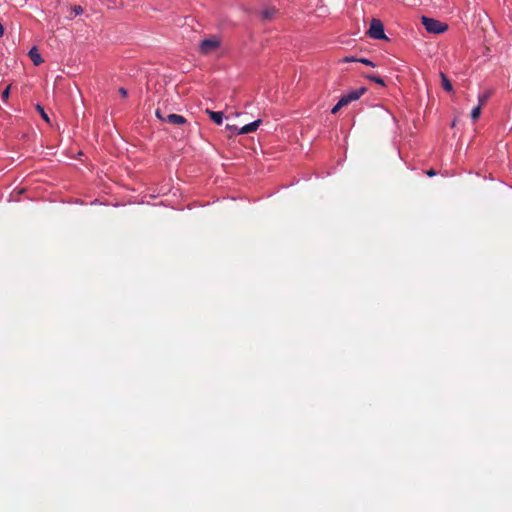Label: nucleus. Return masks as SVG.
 Returning <instances> with one entry per match:
<instances>
[{"label": "nucleus", "mask_w": 512, "mask_h": 512, "mask_svg": "<svg viewBox=\"0 0 512 512\" xmlns=\"http://www.w3.org/2000/svg\"><path fill=\"white\" fill-rule=\"evenodd\" d=\"M220 45V39L217 36H212L201 40L198 50L200 54L207 56L216 52L220 48Z\"/></svg>", "instance_id": "1"}, {"label": "nucleus", "mask_w": 512, "mask_h": 512, "mask_svg": "<svg viewBox=\"0 0 512 512\" xmlns=\"http://www.w3.org/2000/svg\"><path fill=\"white\" fill-rule=\"evenodd\" d=\"M421 21L429 33L440 34L448 29L447 24L427 16H422Z\"/></svg>", "instance_id": "2"}, {"label": "nucleus", "mask_w": 512, "mask_h": 512, "mask_svg": "<svg viewBox=\"0 0 512 512\" xmlns=\"http://www.w3.org/2000/svg\"><path fill=\"white\" fill-rule=\"evenodd\" d=\"M367 34L372 39H376V40L387 39V37L384 33L383 23L379 19H372Z\"/></svg>", "instance_id": "3"}, {"label": "nucleus", "mask_w": 512, "mask_h": 512, "mask_svg": "<svg viewBox=\"0 0 512 512\" xmlns=\"http://www.w3.org/2000/svg\"><path fill=\"white\" fill-rule=\"evenodd\" d=\"M156 116L163 122H167L172 125L181 126L184 125L187 120L182 115L178 114H168L166 116L162 115L160 110L156 111Z\"/></svg>", "instance_id": "4"}, {"label": "nucleus", "mask_w": 512, "mask_h": 512, "mask_svg": "<svg viewBox=\"0 0 512 512\" xmlns=\"http://www.w3.org/2000/svg\"><path fill=\"white\" fill-rule=\"evenodd\" d=\"M365 92V87H360L358 89L351 90L340 98V104L348 105L349 103L358 100Z\"/></svg>", "instance_id": "5"}, {"label": "nucleus", "mask_w": 512, "mask_h": 512, "mask_svg": "<svg viewBox=\"0 0 512 512\" xmlns=\"http://www.w3.org/2000/svg\"><path fill=\"white\" fill-rule=\"evenodd\" d=\"M261 120L258 119V120H255L251 123H248L246 125H244L243 127H241L238 131H237V134H249V133H252L254 131L257 130V128L259 127V125L261 124Z\"/></svg>", "instance_id": "6"}, {"label": "nucleus", "mask_w": 512, "mask_h": 512, "mask_svg": "<svg viewBox=\"0 0 512 512\" xmlns=\"http://www.w3.org/2000/svg\"><path fill=\"white\" fill-rule=\"evenodd\" d=\"M206 114L209 115L210 119L217 125H221L223 122V112L220 111H212L210 109H206Z\"/></svg>", "instance_id": "7"}, {"label": "nucleus", "mask_w": 512, "mask_h": 512, "mask_svg": "<svg viewBox=\"0 0 512 512\" xmlns=\"http://www.w3.org/2000/svg\"><path fill=\"white\" fill-rule=\"evenodd\" d=\"M30 59L32 60L33 64L38 66L43 62V59L38 52V49L36 47H32L28 53Z\"/></svg>", "instance_id": "8"}, {"label": "nucleus", "mask_w": 512, "mask_h": 512, "mask_svg": "<svg viewBox=\"0 0 512 512\" xmlns=\"http://www.w3.org/2000/svg\"><path fill=\"white\" fill-rule=\"evenodd\" d=\"M441 76V83L444 90L451 92L453 91V86L450 82V80L447 78V76L444 73L440 74Z\"/></svg>", "instance_id": "9"}, {"label": "nucleus", "mask_w": 512, "mask_h": 512, "mask_svg": "<svg viewBox=\"0 0 512 512\" xmlns=\"http://www.w3.org/2000/svg\"><path fill=\"white\" fill-rule=\"evenodd\" d=\"M276 13V9L275 8H267V9H264L262 12H261V15H262V18L265 19V20H269L271 19Z\"/></svg>", "instance_id": "10"}, {"label": "nucleus", "mask_w": 512, "mask_h": 512, "mask_svg": "<svg viewBox=\"0 0 512 512\" xmlns=\"http://www.w3.org/2000/svg\"><path fill=\"white\" fill-rule=\"evenodd\" d=\"M491 94H492L491 91H486V92L480 94L478 96V101H479L478 105H480V106L484 105L489 100Z\"/></svg>", "instance_id": "11"}, {"label": "nucleus", "mask_w": 512, "mask_h": 512, "mask_svg": "<svg viewBox=\"0 0 512 512\" xmlns=\"http://www.w3.org/2000/svg\"><path fill=\"white\" fill-rule=\"evenodd\" d=\"M366 78L369 79L370 81H373V82L381 85V86H385L384 80L382 78H380L379 76L369 74V75H366Z\"/></svg>", "instance_id": "12"}, {"label": "nucleus", "mask_w": 512, "mask_h": 512, "mask_svg": "<svg viewBox=\"0 0 512 512\" xmlns=\"http://www.w3.org/2000/svg\"><path fill=\"white\" fill-rule=\"evenodd\" d=\"M480 114H481V106L477 105L471 111L472 120H474V121L477 120L479 118Z\"/></svg>", "instance_id": "13"}, {"label": "nucleus", "mask_w": 512, "mask_h": 512, "mask_svg": "<svg viewBox=\"0 0 512 512\" xmlns=\"http://www.w3.org/2000/svg\"><path fill=\"white\" fill-rule=\"evenodd\" d=\"M36 109H37V111H39V113H40L41 117H42V118H43L47 123H49V122H50V119H49V117H48L47 113L45 112L44 108H43L41 105H37V106H36Z\"/></svg>", "instance_id": "14"}, {"label": "nucleus", "mask_w": 512, "mask_h": 512, "mask_svg": "<svg viewBox=\"0 0 512 512\" xmlns=\"http://www.w3.org/2000/svg\"><path fill=\"white\" fill-rule=\"evenodd\" d=\"M10 89L11 85H8L1 93V98L4 102H7V100L9 99Z\"/></svg>", "instance_id": "15"}, {"label": "nucleus", "mask_w": 512, "mask_h": 512, "mask_svg": "<svg viewBox=\"0 0 512 512\" xmlns=\"http://www.w3.org/2000/svg\"><path fill=\"white\" fill-rule=\"evenodd\" d=\"M358 62L363 63V64L368 65V66H371V67H375L376 66L372 61H370L367 58H359Z\"/></svg>", "instance_id": "16"}, {"label": "nucleus", "mask_w": 512, "mask_h": 512, "mask_svg": "<svg viewBox=\"0 0 512 512\" xmlns=\"http://www.w3.org/2000/svg\"><path fill=\"white\" fill-rule=\"evenodd\" d=\"M344 106H345V105H341V104H340V100H339V101H338V103H337V104L332 108L331 112H332L333 114H336V113L340 110V108H342V107H344Z\"/></svg>", "instance_id": "17"}, {"label": "nucleus", "mask_w": 512, "mask_h": 512, "mask_svg": "<svg viewBox=\"0 0 512 512\" xmlns=\"http://www.w3.org/2000/svg\"><path fill=\"white\" fill-rule=\"evenodd\" d=\"M358 59H359V58H355V57L350 56V57H345V58H343V60H342V61H343V62H358Z\"/></svg>", "instance_id": "18"}, {"label": "nucleus", "mask_w": 512, "mask_h": 512, "mask_svg": "<svg viewBox=\"0 0 512 512\" xmlns=\"http://www.w3.org/2000/svg\"><path fill=\"white\" fill-rule=\"evenodd\" d=\"M73 12L76 14V15H79L83 12V9L81 6H74L73 7Z\"/></svg>", "instance_id": "19"}, {"label": "nucleus", "mask_w": 512, "mask_h": 512, "mask_svg": "<svg viewBox=\"0 0 512 512\" xmlns=\"http://www.w3.org/2000/svg\"><path fill=\"white\" fill-rule=\"evenodd\" d=\"M119 93L122 97H126L127 96V90L123 87L119 88Z\"/></svg>", "instance_id": "20"}, {"label": "nucleus", "mask_w": 512, "mask_h": 512, "mask_svg": "<svg viewBox=\"0 0 512 512\" xmlns=\"http://www.w3.org/2000/svg\"><path fill=\"white\" fill-rule=\"evenodd\" d=\"M426 174H427L429 177H432V176L436 175V172H435V170L430 169V170H428V171L426 172Z\"/></svg>", "instance_id": "21"}, {"label": "nucleus", "mask_w": 512, "mask_h": 512, "mask_svg": "<svg viewBox=\"0 0 512 512\" xmlns=\"http://www.w3.org/2000/svg\"><path fill=\"white\" fill-rule=\"evenodd\" d=\"M226 128H227V129H229V130H231V131H233V132H234V131H236V132H237V131L239 130V129H237V127H236V126H231V125H227V126H226Z\"/></svg>", "instance_id": "22"}, {"label": "nucleus", "mask_w": 512, "mask_h": 512, "mask_svg": "<svg viewBox=\"0 0 512 512\" xmlns=\"http://www.w3.org/2000/svg\"><path fill=\"white\" fill-rule=\"evenodd\" d=\"M4 35V27L3 25L0 23V37H2Z\"/></svg>", "instance_id": "23"}]
</instances>
